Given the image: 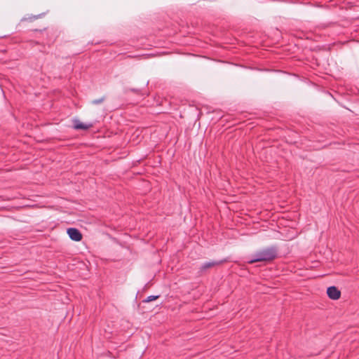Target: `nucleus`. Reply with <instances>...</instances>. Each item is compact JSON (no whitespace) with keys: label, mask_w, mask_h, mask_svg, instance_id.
<instances>
[{"label":"nucleus","mask_w":359,"mask_h":359,"mask_svg":"<svg viewBox=\"0 0 359 359\" xmlns=\"http://www.w3.org/2000/svg\"><path fill=\"white\" fill-rule=\"evenodd\" d=\"M32 31L39 32L42 33L43 34H46L47 43L48 44V46L53 43L59 35L58 31L56 29H54L53 27H51V28L47 27V28H43L41 29H33Z\"/></svg>","instance_id":"nucleus-2"},{"label":"nucleus","mask_w":359,"mask_h":359,"mask_svg":"<svg viewBox=\"0 0 359 359\" xmlns=\"http://www.w3.org/2000/svg\"><path fill=\"white\" fill-rule=\"evenodd\" d=\"M328 297L333 300H337L341 297V291L336 286H330L327 289Z\"/></svg>","instance_id":"nucleus-6"},{"label":"nucleus","mask_w":359,"mask_h":359,"mask_svg":"<svg viewBox=\"0 0 359 359\" xmlns=\"http://www.w3.org/2000/svg\"><path fill=\"white\" fill-rule=\"evenodd\" d=\"M278 248L276 245H272L266 248H263L253 255V258L249 260V264L255 262H271L278 257Z\"/></svg>","instance_id":"nucleus-1"},{"label":"nucleus","mask_w":359,"mask_h":359,"mask_svg":"<svg viewBox=\"0 0 359 359\" xmlns=\"http://www.w3.org/2000/svg\"><path fill=\"white\" fill-rule=\"evenodd\" d=\"M105 100V97H102L100 99H95V100H93L91 103L93 104H95V105H97V104H100L101 103H102Z\"/></svg>","instance_id":"nucleus-9"},{"label":"nucleus","mask_w":359,"mask_h":359,"mask_svg":"<svg viewBox=\"0 0 359 359\" xmlns=\"http://www.w3.org/2000/svg\"><path fill=\"white\" fill-rule=\"evenodd\" d=\"M123 93L126 95V101H128L130 104H136L139 102V99L134 100L133 101L130 100V94H134L135 95L137 96L139 98L144 96V93H143L142 90L141 88H126L123 90Z\"/></svg>","instance_id":"nucleus-3"},{"label":"nucleus","mask_w":359,"mask_h":359,"mask_svg":"<svg viewBox=\"0 0 359 359\" xmlns=\"http://www.w3.org/2000/svg\"><path fill=\"white\" fill-rule=\"evenodd\" d=\"M159 295H151L149 296L145 300H144V302H150L152 301H154L159 298Z\"/></svg>","instance_id":"nucleus-8"},{"label":"nucleus","mask_w":359,"mask_h":359,"mask_svg":"<svg viewBox=\"0 0 359 359\" xmlns=\"http://www.w3.org/2000/svg\"><path fill=\"white\" fill-rule=\"evenodd\" d=\"M37 18H38L37 15H34V16L30 17L29 19L30 21H32V20H36Z\"/></svg>","instance_id":"nucleus-10"},{"label":"nucleus","mask_w":359,"mask_h":359,"mask_svg":"<svg viewBox=\"0 0 359 359\" xmlns=\"http://www.w3.org/2000/svg\"><path fill=\"white\" fill-rule=\"evenodd\" d=\"M67 232L69 237L72 241H80L82 240V238H83L82 233L78 229L71 227V228L67 229Z\"/></svg>","instance_id":"nucleus-5"},{"label":"nucleus","mask_w":359,"mask_h":359,"mask_svg":"<svg viewBox=\"0 0 359 359\" xmlns=\"http://www.w3.org/2000/svg\"><path fill=\"white\" fill-rule=\"evenodd\" d=\"M93 126V123L85 124L79 120L74 121V128L75 130H88Z\"/></svg>","instance_id":"nucleus-7"},{"label":"nucleus","mask_w":359,"mask_h":359,"mask_svg":"<svg viewBox=\"0 0 359 359\" xmlns=\"http://www.w3.org/2000/svg\"><path fill=\"white\" fill-rule=\"evenodd\" d=\"M148 84H149V81H147L145 85L147 86Z\"/></svg>","instance_id":"nucleus-12"},{"label":"nucleus","mask_w":359,"mask_h":359,"mask_svg":"<svg viewBox=\"0 0 359 359\" xmlns=\"http://www.w3.org/2000/svg\"><path fill=\"white\" fill-rule=\"evenodd\" d=\"M226 262V259L205 262L201 266V267L199 268L198 273H200V275H202L206 271V270L212 268L215 266L220 265Z\"/></svg>","instance_id":"nucleus-4"},{"label":"nucleus","mask_w":359,"mask_h":359,"mask_svg":"<svg viewBox=\"0 0 359 359\" xmlns=\"http://www.w3.org/2000/svg\"><path fill=\"white\" fill-rule=\"evenodd\" d=\"M30 43L32 46L39 44V43L38 41H31Z\"/></svg>","instance_id":"nucleus-11"}]
</instances>
